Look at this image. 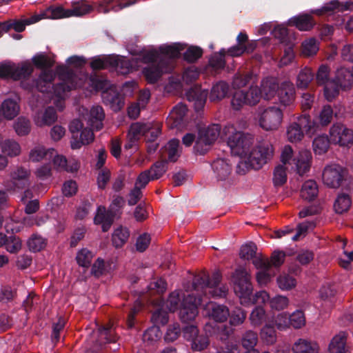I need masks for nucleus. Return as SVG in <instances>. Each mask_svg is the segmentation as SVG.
I'll return each mask as SVG.
<instances>
[{"mask_svg":"<svg viewBox=\"0 0 353 353\" xmlns=\"http://www.w3.org/2000/svg\"><path fill=\"white\" fill-rule=\"evenodd\" d=\"M205 279L204 276H194L191 281L184 285L185 294L183 296V306L179 312V318L184 323L194 321L199 313L198 305L202 303Z\"/></svg>","mask_w":353,"mask_h":353,"instance_id":"nucleus-1","label":"nucleus"},{"mask_svg":"<svg viewBox=\"0 0 353 353\" xmlns=\"http://www.w3.org/2000/svg\"><path fill=\"white\" fill-rule=\"evenodd\" d=\"M234 290L240 299L241 304H248L251 301L253 286L250 274L243 268H237L232 274Z\"/></svg>","mask_w":353,"mask_h":353,"instance_id":"nucleus-2","label":"nucleus"},{"mask_svg":"<svg viewBox=\"0 0 353 353\" xmlns=\"http://www.w3.org/2000/svg\"><path fill=\"white\" fill-rule=\"evenodd\" d=\"M254 143V136L249 132L236 131L229 136L228 145L233 154L246 157Z\"/></svg>","mask_w":353,"mask_h":353,"instance_id":"nucleus-3","label":"nucleus"},{"mask_svg":"<svg viewBox=\"0 0 353 353\" xmlns=\"http://www.w3.org/2000/svg\"><path fill=\"white\" fill-rule=\"evenodd\" d=\"M34 71L33 65L29 61L19 64L11 62L0 63V78L12 79L14 81L28 79Z\"/></svg>","mask_w":353,"mask_h":353,"instance_id":"nucleus-4","label":"nucleus"},{"mask_svg":"<svg viewBox=\"0 0 353 353\" xmlns=\"http://www.w3.org/2000/svg\"><path fill=\"white\" fill-rule=\"evenodd\" d=\"M205 277L203 281V297L211 294L212 297L224 298L228 292V288L222 285L219 287L221 281V274L219 271L213 272L211 277L205 272H201L194 276H203Z\"/></svg>","mask_w":353,"mask_h":353,"instance_id":"nucleus-5","label":"nucleus"},{"mask_svg":"<svg viewBox=\"0 0 353 353\" xmlns=\"http://www.w3.org/2000/svg\"><path fill=\"white\" fill-rule=\"evenodd\" d=\"M261 98V92L256 85H251L248 90L236 91L232 97L231 104L236 110H240L244 105H255Z\"/></svg>","mask_w":353,"mask_h":353,"instance_id":"nucleus-6","label":"nucleus"},{"mask_svg":"<svg viewBox=\"0 0 353 353\" xmlns=\"http://www.w3.org/2000/svg\"><path fill=\"white\" fill-rule=\"evenodd\" d=\"M183 49V45L179 43L160 48V56H159L157 66L163 73H168L172 70L174 59L179 56L180 52Z\"/></svg>","mask_w":353,"mask_h":353,"instance_id":"nucleus-7","label":"nucleus"},{"mask_svg":"<svg viewBox=\"0 0 353 353\" xmlns=\"http://www.w3.org/2000/svg\"><path fill=\"white\" fill-rule=\"evenodd\" d=\"M274 149L272 144L263 143L256 146L248 153L249 161L254 169L261 168L273 157Z\"/></svg>","mask_w":353,"mask_h":353,"instance_id":"nucleus-8","label":"nucleus"},{"mask_svg":"<svg viewBox=\"0 0 353 353\" xmlns=\"http://www.w3.org/2000/svg\"><path fill=\"white\" fill-rule=\"evenodd\" d=\"M347 175V170L338 164L327 165L323 172L322 179L325 185L332 188H339Z\"/></svg>","mask_w":353,"mask_h":353,"instance_id":"nucleus-9","label":"nucleus"},{"mask_svg":"<svg viewBox=\"0 0 353 353\" xmlns=\"http://www.w3.org/2000/svg\"><path fill=\"white\" fill-rule=\"evenodd\" d=\"M283 119L282 110L277 107H269L265 109L260 117V125L266 130H276Z\"/></svg>","mask_w":353,"mask_h":353,"instance_id":"nucleus-10","label":"nucleus"},{"mask_svg":"<svg viewBox=\"0 0 353 353\" xmlns=\"http://www.w3.org/2000/svg\"><path fill=\"white\" fill-rule=\"evenodd\" d=\"M330 140L341 146L353 143V131L341 123L334 124L330 130Z\"/></svg>","mask_w":353,"mask_h":353,"instance_id":"nucleus-11","label":"nucleus"},{"mask_svg":"<svg viewBox=\"0 0 353 353\" xmlns=\"http://www.w3.org/2000/svg\"><path fill=\"white\" fill-rule=\"evenodd\" d=\"M57 72L61 82L57 83L53 87L54 93L57 98H63L65 92L72 89V85H70L69 83L72 79L74 73L66 66L57 67Z\"/></svg>","mask_w":353,"mask_h":353,"instance_id":"nucleus-12","label":"nucleus"},{"mask_svg":"<svg viewBox=\"0 0 353 353\" xmlns=\"http://www.w3.org/2000/svg\"><path fill=\"white\" fill-rule=\"evenodd\" d=\"M103 102L109 105L114 112L120 111L125 105L124 97L114 85L101 92Z\"/></svg>","mask_w":353,"mask_h":353,"instance_id":"nucleus-13","label":"nucleus"},{"mask_svg":"<svg viewBox=\"0 0 353 353\" xmlns=\"http://www.w3.org/2000/svg\"><path fill=\"white\" fill-rule=\"evenodd\" d=\"M208 91L202 90L201 86L194 85L186 92L187 99L193 103L194 110L196 112L201 110L206 102Z\"/></svg>","mask_w":353,"mask_h":353,"instance_id":"nucleus-14","label":"nucleus"},{"mask_svg":"<svg viewBox=\"0 0 353 353\" xmlns=\"http://www.w3.org/2000/svg\"><path fill=\"white\" fill-rule=\"evenodd\" d=\"M285 254L283 251H274L271 255L270 259H256L253 261L256 268L268 270L272 266L279 267L285 261Z\"/></svg>","mask_w":353,"mask_h":353,"instance_id":"nucleus-15","label":"nucleus"},{"mask_svg":"<svg viewBox=\"0 0 353 353\" xmlns=\"http://www.w3.org/2000/svg\"><path fill=\"white\" fill-rule=\"evenodd\" d=\"M58 119L57 112L52 106H48L44 111H37L34 116V122L38 127L50 126Z\"/></svg>","mask_w":353,"mask_h":353,"instance_id":"nucleus-16","label":"nucleus"},{"mask_svg":"<svg viewBox=\"0 0 353 353\" xmlns=\"http://www.w3.org/2000/svg\"><path fill=\"white\" fill-rule=\"evenodd\" d=\"M205 310L206 315L216 322H224L230 316L229 309L225 305L209 303L206 305Z\"/></svg>","mask_w":353,"mask_h":353,"instance_id":"nucleus-17","label":"nucleus"},{"mask_svg":"<svg viewBox=\"0 0 353 353\" xmlns=\"http://www.w3.org/2000/svg\"><path fill=\"white\" fill-rule=\"evenodd\" d=\"M347 333L345 332H340L336 334L330 341L328 345V353H351L349 346L347 345Z\"/></svg>","mask_w":353,"mask_h":353,"instance_id":"nucleus-18","label":"nucleus"},{"mask_svg":"<svg viewBox=\"0 0 353 353\" xmlns=\"http://www.w3.org/2000/svg\"><path fill=\"white\" fill-rule=\"evenodd\" d=\"M186 105L180 103L175 105L170 113L168 123L171 128H181L183 125V120L187 114Z\"/></svg>","mask_w":353,"mask_h":353,"instance_id":"nucleus-19","label":"nucleus"},{"mask_svg":"<svg viewBox=\"0 0 353 353\" xmlns=\"http://www.w3.org/2000/svg\"><path fill=\"white\" fill-rule=\"evenodd\" d=\"M279 101L285 106L291 105L295 99V89L293 83L289 81L283 82L278 92Z\"/></svg>","mask_w":353,"mask_h":353,"instance_id":"nucleus-20","label":"nucleus"},{"mask_svg":"<svg viewBox=\"0 0 353 353\" xmlns=\"http://www.w3.org/2000/svg\"><path fill=\"white\" fill-rule=\"evenodd\" d=\"M105 118V113L102 107L99 105L93 106L90 112L87 114L88 124L94 129L101 130L103 126V121Z\"/></svg>","mask_w":353,"mask_h":353,"instance_id":"nucleus-21","label":"nucleus"},{"mask_svg":"<svg viewBox=\"0 0 353 353\" xmlns=\"http://www.w3.org/2000/svg\"><path fill=\"white\" fill-rule=\"evenodd\" d=\"M55 78V73L52 70H43L35 80L37 89L41 92H48L52 88V82Z\"/></svg>","mask_w":353,"mask_h":353,"instance_id":"nucleus-22","label":"nucleus"},{"mask_svg":"<svg viewBox=\"0 0 353 353\" xmlns=\"http://www.w3.org/2000/svg\"><path fill=\"white\" fill-rule=\"evenodd\" d=\"M288 24L295 26L301 31H309L313 28L316 24L312 16L308 14H303L292 18Z\"/></svg>","mask_w":353,"mask_h":353,"instance_id":"nucleus-23","label":"nucleus"},{"mask_svg":"<svg viewBox=\"0 0 353 353\" xmlns=\"http://www.w3.org/2000/svg\"><path fill=\"white\" fill-rule=\"evenodd\" d=\"M99 339L97 342L101 347L102 345L108 343H114L118 340V336L114 334L112 330V324L110 322L106 325L99 326L98 328Z\"/></svg>","mask_w":353,"mask_h":353,"instance_id":"nucleus-24","label":"nucleus"},{"mask_svg":"<svg viewBox=\"0 0 353 353\" xmlns=\"http://www.w3.org/2000/svg\"><path fill=\"white\" fill-rule=\"evenodd\" d=\"M230 91L229 85L223 81L217 82L214 84L210 93V100L212 102H219L228 97Z\"/></svg>","mask_w":353,"mask_h":353,"instance_id":"nucleus-25","label":"nucleus"},{"mask_svg":"<svg viewBox=\"0 0 353 353\" xmlns=\"http://www.w3.org/2000/svg\"><path fill=\"white\" fill-rule=\"evenodd\" d=\"M334 79L341 89H350L353 83V74L348 69L341 68L336 71Z\"/></svg>","mask_w":353,"mask_h":353,"instance_id":"nucleus-26","label":"nucleus"},{"mask_svg":"<svg viewBox=\"0 0 353 353\" xmlns=\"http://www.w3.org/2000/svg\"><path fill=\"white\" fill-rule=\"evenodd\" d=\"M212 166L219 180H225L231 173V165L225 159H218L215 160Z\"/></svg>","mask_w":353,"mask_h":353,"instance_id":"nucleus-27","label":"nucleus"},{"mask_svg":"<svg viewBox=\"0 0 353 353\" xmlns=\"http://www.w3.org/2000/svg\"><path fill=\"white\" fill-rule=\"evenodd\" d=\"M352 7H353L352 2H347L343 4L337 0H334L329 3H327L321 9L312 11V12L316 14L317 15H322L327 12H333L335 10H337L338 12H343L344 10L351 9Z\"/></svg>","mask_w":353,"mask_h":353,"instance_id":"nucleus-28","label":"nucleus"},{"mask_svg":"<svg viewBox=\"0 0 353 353\" xmlns=\"http://www.w3.org/2000/svg\"><path fill=\"white\" fill-rule=\"evenodd\" d=\"M319 349L317 343L303 339H299L292 347L294 353H318Z\"/></svg>","mask_w":353,"mask_h":353,"instance_id":"nucleus-29","label":"nucleus"},{"mask_svg":"<svg viewBox=\"0 0 353 353\" xmlns=\"http://www.w3.org/2000/svg\"><path fill=\"white\" fill-rule=\"evenodd\" d=\"M311 154L307 150L301 151L299 156L294 159L296 166L297 173L303 176L310 167Z\"/></svg>","mask_w":353,"mask_h":353,"instance_id":"nucleus-30","label":"nucleus"},{"mask_svg":"<svg viewBox=\"0 0 353 353\" xmlns=\"http://www.w3.org/2000/svg\"><path fill=\"white\" fill-rule=\"evenodd\" d=\"M20 111L19 105L13 99H6L1 104V112L9 120L17 117Z\"/></svg>","mask_w":353,"mask_h":353,"instance_id":"nucleus-31","label":"nucleus"},{"mask_svg":"<svg viewBox=\"0 0 353 353\" xmlns=\"http://www.w3.org/2000/svg\"><path fill=\"white\" fill-rule=\"evenodd\" d=\"M94 139V134L92 130L89 128H85L81 132L79 137L74 139L71 141V147L72 149H79L83 145H88Z\"/></svg>","mask_w":353,"mask_h":353,"instance_id":"nucleus-32","label":"nucleus"},{"mask_svg":"<svg viewBox=\"0 0 353 353\" xmlns=\"http://www.w3.org/2000/svg\"><path fill=\"white\" fill-rule=\"evenodd\" d=\"M179 141L178 139H172L170 141L161 152L162 160H166L165 158L168 157V159L170 161H176L179 157Z\"/></svg>","mask_w":353,"mask_h":353,"instance_id":"nucleus-33","label":"nucleus"},{"mask_svg":"<svg viewBox=\"0 0 353 353\" xmlns=\"http://www.w3.org/2000/svg\"><path fill=\"white\" fill-rule=\"evenodd\" d=\"M280 86L276 79L266 78L262 81L261 92L268 99L273 97L276 92H279Z\"/></svg>","mask_w":353,"mask_h":353,"instance_id":"nucleus-34","label":"nucleus"},{"mask_svg":"<svg viewBox=\"0 0 353 353\" xmlns=\"http://www.w3.org/2000/svg\"><path fill=\"white\" fill-rule=\"evenodd\" d=\"M318 186L314 181L310 180L304 183L301 190V197L308 201L314 200L318 195Z\"/></svg>","mask_w":353,"mask_h":353,"instance_id":"nucleus-35","label":"nucleus"},{"mask_svg":"<svg viewBox=\"0 0 353 353\" xmlns=\"http://www.w3.org/2000/svg\"><path fill=\"white\" fill-rule=\"evenodd\" d=\"M54 153H55V151L53 148L47 150L42 145H37L30 150L29 158L32 161L38 162L45 159L48 155L50 158L52 157Z\"/></svg>","mask_w":353,"mask_h":353,"instance_id":"nucleus-36","label":"nucleus"},{"mask_svg":"<svg viewBox=\"0 0 353 353\" xmlns=\"http://www.w3.org/2000/svg\"><path fill=\"white\" fill-rule=\"evenodd\" d=\"M220 132L221 126L218 124H213L207 128L200 129L199 134L213 144L219 137Z\"/></svg>","mask_w":353,"mask_h":353,"instance_id":"nucleus-37","label":"nucleus"},{"mask_svg":"<svg viewBox=\"0 0 353 353\" xmlns=\"http://www.w3.org/2000/svg\"><path fill=\"white\" fill-rule=\"evenodd\" d=\"M314 79V72L310 68L305 67L301 69L296 78V86L299 88H307Z\"/></svg>","mask_w":353,"mask_h":353,"instance_id":"nucleus-38","label":"nucleus"},{"mask_svg":"<svg viewBox=\"0 0 353 353\" xmlns=\"http://www.w3.org/2000/svg\"><path fill=\"white\" fill-rule=\"evenodd\" d=\"M319 50V43L314 38L305 39L301 44V54L304 57L314 56Z\"/></svg>","mask_w":353,"mask_h":353,"instance_id":"nucleus-39","label":"nucleus"},{"mask_svg":"<svg viewBox=\"0 0 353 353\" xmlns=\"http://www.w3.org/2000/svg\"><path fill=\"white\" fill-rule=\"evenodd\" d=\"M130 232L127 228L120 226L116 229L112 236L113 245L116 248H121L128 241Z\"/></svg>","mask_w":353,"mask_h":353,"instance_id":"nucleus-40","label":"nucleus"},{"mask_svg":"<svg viewBox=\"0 0 353 353\" xmlns=\"http://www.w3.org/2000/svg\"><path fill=\"white\" fill-rule=\"evenodd\" d=\"M185 292L181 294L179 291H174L170 294L167 301L166 306L172 312H174L178 309H181L183 306V296Z\"/></svg>","mask_w":353,"mask_h":353,"instance_id":"nucleus-41","label":"nucleus"},{"mask_svg":"<svg viewBox=\"0 0 353 353\" xmlns=\"http://www.w3.org/2000/svg\"><path fill=\"white\" fill-rule=\"evenodd\" d=\"M116 215V212L113 211L112 209L106 210L103 206H99L97 210V212L94 217V223L96 224H101V223H107L108 221L114 222V219Z\"/></svg>","mask_w":353,"mask_h":353,"instance_id":"nucleus-42","label":"nucleus"},{"mask_svg":"<svg viewBox=\"0 0 353 353\" xmlns=\"http://www.w3.org/2000/svg\"><path fill=\"white\" fill-rule=\"evenodd\" d=\"M324 96L329 101H333L339 94L341 86L333 79L323 84Z\"/></svg>","mask_w":353,"mask_h":353,"instance_id":"nucleus-43","label":"nucleus"},{"mask_svg":"<svg viewBox=\"0 0 353 353\" xmlns=\"http://www.w3.org/2000/svg\"><path fill=\"white\" fill-rule=\"evenodd\" d=\"M41 19L42 17L34 15L30 18L24 19H10L12 29L14 30L17 32H21L25 30L26 26L36 23Z\"/></svg>","mask_w":353,"mask_h":353,"instance_id":"nucleus-44","label":"nucleus"},{"mask_svg":"<svg viewBox=\"0 0 353 353\" xmlns=\"http://www.w3.org/2000/svg\"><path fill=\"white\" fill-rule=\"evenodd\" d=\"M331 140L327 136H319L313 141V148L316 154H322L327 152Z\"/></svg>","mask_w":353,"mask_h":353,"instance_id":"nucleus-45","label":"nucleus"},{"mask_svg":"<svg viewBox=\"0 0 353 353\" xmlns=\"http://www.w3.org/2000/svg\"><path fill=\"white\" fill-rule=\"evenodd\" d=\"M148 125L144 123H132L129 129L128 137L130 143H134L139 139L140 136H144Z\"/></svg>","mask_w":353,"mask_h":353,"instance_id":"nucleus-46","label":"nucleus"},{"mask_svg":"<svg viewBox=\"0 0 353 353\" xmlns=\"http://www.w3.org/2000/svg\"><path fill=\"white\" fill-rule=\"evenodd\" d=\"M13 128L19 136H26L31 130L30 121L23 117H20L14 123Z\"/></svg>","mask_w":353,"mask_h":353,"instance_id":"nucleus-47","label":"nucleus"},{"mask_svg":"<svg viewBox=\"0 0 353 353\" xmlns=\"http://www.w3.org/2000/svg\"><path fill=\"white\" fill-rule=\"evenodd\" d=\"M114 64H117L115 56H108L103 59L97 58L93 59L90 63V66L93 70H97L112 67Z\"/></svg>","mask_w":353,"mask_h":353,"instance_id":"nucleus-48","label":"nucleus"},{"mask_svg":"<svg viewBox=\"0 0 353 353\" xmlns=\"http://www.w3.org/2000/svg\"><path fill=\"white\" fill-rule=\"evenodd\" d=\"M146 81L149 83H155L161 77L163 72L157 65H152L143 70Z\"/></svg>","mask_w":353,"mask_h":353,"instance_id":"nucleus-49","label":"nucleus"},{"mask_svg":"<svg viewBox=\"0 0 353 353\" xmlns=\"http://www.w3.org/2000/svg\"><path fill=\"white\" fill-rule=\"evenodd\" d=\"M351 199L348 194H342L339 195L335 201L334 207L336 213L343 214L347 212L351 206Z\"/></svg>","mask_w":353,"mask_h":353,"instance_id":"nucleus-50","label":"nucleus"},{"mask_svg":"<svg viewBox=\"0 0 353 353\" xmlns=\"http://www.w3.org/2000/svg\"><path fill=\"white\" fill-rule=\"evenodd\" d=\"M39 16L43 18L59 19L63 17H68L67 10H65L61 6L48 8L46 11L39 14Z\"/></svg>","mask_w":353,"mask_h":353,"instance_id":"nucleus-51","label":"nucleus"},{"mask_svg":"<svg viewBox=\"0 0 353 353\" xmlns=\"http://www.w3.org/2000/svg\"><path fill=\"white\" fill-rule=\"evenodd\" d=\"M249 319L253 326L259 327L261 325L266 319L265 310L261 306L256 307L251 312Z\"/></svg>","mask_w":353,"mask_h":353,"instance_id":"nucleus-52","label":"nucleus"},{"mask_svg":"<svg viewBox=\"0 0 353 353\" xmlns=\"http://www.w3.org/2000/svg\"><path fill=\"white\" fill-rule=\"evenodd\" d=\"M161 333L159 327L157 326H152L148 328L143 334V341L147 345H152L155 342L160 340Z\"/></svg>","mask_w":353,"mask_h":353,"instance_id":"nucleus-53","label":"nucleus"},{"mask_svg":"<svg viewBox=\"0 0 353 353\" xmlns=\"http://www.w3.org/2000/svg\"><path fill=\"white\" fill-rule=\"evenodd\" d=\"M241 345L246 350L253 349L258 342V335L256 332L248 330L245 332L241 337Z\"/></svg>","mask_w":353,"mask_h":353,"instance_id":"nucleus-54","label":"nucleus"},{"mask_svg":"<svg viewBox=\"0 0 353 353\" xmlns=\"http://www.w3.org/2000/svg\"><path fill=\"white\" fill-rule=\"evenodd\" d=\"M167 169V160H161L155 162L148 171L152 175V180H156L161 178Z\"/></svg>","mask_w":353,"mask_h":353,"instance_id":"nucleus-55","label":"nucleus"},{"mask_svg":"<svg viewBox=\"0 0 353 353\" xmlns=\"http://www.w3.org/2000/svg\"><path fill=\"white\" fill-rule=\"evenodd\" d=\"M52 161L54 167L57 169L63 170L71 172L78 170V165L77 164H74L71 166L68 165L67 159L63 155H54Z\"/></svg>","mask_w":353,"mask_h":353,"instance_id":"nucleus-56","label":"nucleus"},{"mask_svg":"<svg viewBox=\"0 0 353 353\" xmlns=\"http://www.w3.org/2000/svg\"><path fill=\"white\" fill-rule=\"evenodd\" d=\"M252 78L253 74L251 72L237 73L234 77L232 85L234 88H241L245 87L250 83Z\"/></svg>","mask_w":353,"mask_h":353,"instance_id":"nucleus-57","label":"nucleus"},{"mask_svg":"<svg viewBox=\"0 0 353 353\" xmlns=\"http://www.w3.org/2000/svg\"><path fill=\"white\" fill-rule=\"evenodd\" d=\"M256 246L253 243H247L241 246L239 256L243 260H255L258 259L256 255Z\"/></svg>","mask_w":353,"mask_h":353,"instance_id":"nucleus-58","label":"nucleus"},{"mask_svg":"<svg viewBox=\"0 0 353 353\" xmlns=\"http://www.w3.org/2000/svg\"><path fill=\"white\" fill-rule=\"evenodd\" d=\"M210 345L209 338L204 334H198L191 341V349L193 351L201 352L205 350Z\"/></svg>","mask_w":353,"mask_h":353,"instance_id":"nucleus-59","label":"nucleus"},{"mask_svg":"<svg viewBox=\"0 0 353 353\" xmlns=\"http://www.w3.org/2000/svg\"><path fill=\"white\" fill-rule=\"evenodd\" d=\"M246 312L241 307H235L230 313V324L233 326L241 325L246 319Z\"/></svg>","mask_w":353,"mask_h":353,"instance_id":"nucleus-60","label":"nucleus"},{"mask_svg":"<svg viewBox=\"0 0 353 353\" xmlns=\"http://www.w3.org/2000/svg\"><path fill=\"white\" fill-rule=\"evenodd\" d=\"M261 338L268 345L274 344L276 341V334L274 327L265 325L261 331Z\"/></svg>","mask_w":353,"mask_h":353,"instance_id":"nucleus-61","label":"nucleus"},{"mask_svg":"<svg viewBox=\"0 0 353 353\" xmlns=\"http://www.w3.org/2000/svg\"><path fill=\"white\" fill-rule=\"evenodd\" d=\"M276 281L279 287L281 290H292V288H295L296 285V279L294 277L285 274L278 276Z\"/></svg>","mask_w":353,"mask_h":353,"instance_id":"nucleus-62","label":"nucleus"},{"mask_svg":"<svg viewBox=\"0 0 353 353\" xmlns=\"http://www.w3.org/2000/svg\"><path fill=\"white\" fill-rule=\"evenodd\" d=\"M2 150L10 157L18 156L21 153L19 144L14 140H6L2 145Z\"/></svg>","mask_w":353,"mask_h":353,"instance_id":"nucleus-63","label":"nucleus"},{"mask_svg":"<svg viewBox=\"0 0 353 353\" xmlns=\"http://www.w3.org/2000/svg\"><path fill=\"white\" fill-rule=\"evenodd\" d=\"M5 246L10 253L17 254L22 248V241L19 237L11 236L8 238Z\"/></svg>","mask_w":353,"mask_h":353,"instance_id":"nucleus-64","label":"nucleus"}]
</instances>
